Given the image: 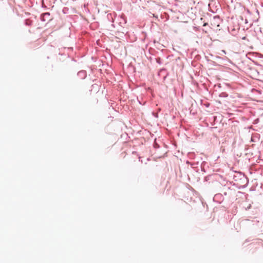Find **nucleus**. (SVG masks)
I'll list each match as a JSON object with an SVG mask.
<instances>
[{
    "mask_svg": "<svg viewBox=\"0 0 263 263\" xmlns=\"http://www.w3.org/2000/svg\"><path fill=\"white\" fill-rule=\"evenodd\" d=\"M206 25V23H205V24L203 25V26H205Z\"/></svg>",
    "mask_w": 263,
    "mask_h": 263,
    "instance_id": "nucleus-1",
    "label": "nucleus"
}]
</instances>
